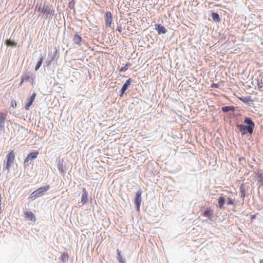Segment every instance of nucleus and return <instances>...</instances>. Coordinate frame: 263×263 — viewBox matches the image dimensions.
<instances>
[{"label":"nucleus","instance_id":"nucleus-13","mask_svg":"<svg viewBox=\"0 0 263 263\" xmlns=\"http://www.w3.org/2000/svg\"><path fill=\"white\" fill-rule=\"evenodd\" d=\"M36 96V93L33 92L32 94V95L31 96V97L26 100L27 102L25 105V109L26 110L29 109L30 107L31 106V105L32 104L33 101H34Z\"/></svg>","mask_w":263,"mask_h":263},{"label":"nucleus","instance_id":"nucleus-9","mask_svg":"<svg viewBox=\"0 0 263 263\" xmlns=\"http://www.w3.org/2000/svg\"><path fill=\"white\" fill-rule=\"evenodd\" d=\"M132 81V80L131 79V78H129L126 81L125 83L123 84V86L122 87L121 89L119 91V96L120 97H122L124 96L126 90L128 88L129 86L130 85Z\"/></svg>","mask_w":263,"mask_h":263},{"label":"nucleus","instance_id":"nucleus-19","mask_svg":"<svg viewBox=\"0 0 263 263\" xmlns=\"http://www.w3.org/2000/svg\"><path fill=\"white\" fill-rule=\"evenodd\" d=\"M25 215L26 218L29 219L30 220L35 222L36 220V218L34 215L31 212L27 211L25 212Z\"/></svg>","mask_w":263,"mask_h":263},{"label":"nucleus","instance_id":"nucleus-42","mask_svg":"<svg viewBox=\"0 0 263 263\" xmlns=\"http://www.w3.org/2000/svg\"><path fill=\"white\" fill-rule=\"evenodd\" d=\"M260 185L263 186V182Z\"/></svg>","mask_w":263,"mask_h":263},{"label":"nucleus","instance_id":"nucleus-29","mask_svg":"<svg viewBox=\"0 0 263 263\" xmlns=\"http://www.w3.org/2000/svg\"><path fill=\"white\" fill-rule=\"evenodd\" d=\"M45 60V58L42 57L40 59L39 61L36 63L35 67V70L37 71L39 68L41 67V65L43 64V61Z\"/></svg>","mask_w":263,"mask_h":263},{"label":"nucleus","instance_id":"nucleus-25","mask_svg":"<svg viewBox=\"0 0 263 263\" xmlns=\"http://www.w3.org/2000/svg\"><path fill=\"white\" fill-rule=\"evenodd\" d=\"M59 259L61 260L63 262H66L68 260V255L67 253H63L61 254Z\"/></svg>","mask_w":263,"mask_h":263},{"label":"nucleus","instance_id":"nucleus-6","mask_svg":"<svg viewBox=\"0 0 263 263\" xmlns=\"http://www.w3.org/2000/svg\"><path fill=\"white\" fill-rule=\"evenodd\" d=\"M142 193V190L141 189H139L138 190V191L136 193V194H135V199H134V203L135 205L136 210L137 211H140L141 203L142 201V198H141Z\"/></svg>","mask_w":263,"mask_h":263},{"label":"nucleus","instance_id":"nucleus-32","mask_svg":"<svg viewBox=\"0 0 263 263\" xmlns=\"http://www.w3.org/2000/svg\"><path fill=\"white\" fill-rule=\"evenodd\" d=\"M17 105V103L15 100H12L11 102V106L13 108H15Z\"/></svg>","mask_w":263,"mask_h":263},{"label":"nucleus","instance_id":"nucleus-34","mask_svg":"<svg viewBox=\"0 0 263 263\" xmlns=\"http://www.w3.org/2000/svg\"><path fill=\"white\" fill-rule=\"evenodd\" d=\"M12 163H9V162L7 161V163H6V168L9 170V168L11 166V165L12 164Z\"/></svg>","mask_w":263,"mask_h":263},{"label":"nucleus","instance_id":"nucleus-14","mask_svg":"<svg viewBox=\"0 0 263 263\" xmlns=\"http://www.w3.org/2000/svg\"><path fill=\"white\" fill-rule=\"evenodd\" d=\"M6 116V114L0 112V134L5 131Z\"/></svg>","mask_w":263,"mask_h":263},{"label":"nucleus","instance_id":"nucleus-15","mask_svg":"<svg viewBox=\"0 0 263 263\" xmlns=\"http://www.w3.org/2000/svg\"><path fill=\"white\" fill-rule=\"evenodd\" d=\"M244 125L250 127V128L254 129L255 128V123L253 122L252 119L249 117H245L244 118L243 124Z\"/></svg>","mask_w":263,"mask_h":263},{"label":"nucleus","instance_id":"nucleus-35","mask_svg":"<svg viewBox=\"0 0 263 263\" xmlns=\"http://www.w3.org/2000/svg\"><path fill=\"white\" fill-rule=\"evenodd\" d=\"M117 30L119 31L120 33L122 32V27L121 26H118L117 28Z\"/></svg>","mask_w":263,"mask_h":263},{"label":"nucleus","instance_id":"nucleus-37","mask_svg":"<svg viewBox=\"0 0 263 263\" xmlns=\"http://www.w3.org/2000/svg\"><path fill=\"white\" fill-rule=\"evenodd\" d=\"M239 161L241 162V161H245V158L241 157L239 158Z\"/></svg>","mask_w":263,"mask_h":263},{"label":"nucleus","instance_id":"nucleus-4","mask_svg":"<svg viewBox=\"0 0 263 263\" xmlns=\"http://www.w3.org/2000/svg\"><path fill=\"white\" fill-rule=\"evenodd\" d=\"M39 154V153L36 151L29 153L25 159L24 162V167H28L30 165H33L34 160L37 157Z\"/></svg>","mask_w":263,"mask_h":263},{"label":"nucleus","instance_id":"nucleus-8","mask_svg":"<svg viewBox=\"0 0 263 263\" xmlns=\"http://www.w3.org/2000/svg\"><path fill=\"white\" fill-rule=\"evenodd\" d=\"M21 78L22 79V82L29 81L30 83L33 84L35 76L31 72H27L22 76Z\"/></svg>","mask_w":263,"mask_h":263},{"label":"nucleus","instance_id":"nucleus-16","mask_svg":"<svg viewBox=\"0 0 263 263\" xmlns=\"http://www.w3.org/2000/svg\"><path fill=\"white\" fill-rule=\"evenodd\" d=\"M249 186L247 185L246 184L242 183L240 185L239 189H240V197L242 199H243L246 195V192L249 188Z\"/></svg>","mask_w":263,"mask_h":263},{"label":"nucleus","instance_id":"nucleus-41","mask_svg":"<svg viewBox=\"0 0 263 263\" xmlns=\"http://www.w3.org/2000/svg\"><path fill=\"white\" fill-rule=\"evenodd\" d=\"M1 213V207H0V214Z\"/></svg>","mask_w":263,"mask_h":263},{"label":"nucleus","instance_id":"nucleus-11","mask_svg":"<svg viewBox=\"0 0 263 263\" xmlns=\"http://www.w3.org/2000/svg\"><path fill=\"white\" fill-rule=\"evenodd\" d=\"M105 21L106 27H110L112 22V16L110 11H107L105 13Z\"/></svg>","mask_w":263,"mask_h":263},{"label":"nucleus","instance_id":"nucleus-22","mask_svg":"<svg viewBox=\"0 0 263 263\" xmlns=\"http://www.w3.org/2000/svg\"><path fill=\"white\" fill-rule=\"evenodd\" d=\"M14 158V153L13 151H11L7 155V161L9 162V163H13Z\"/></svg>","mask_w":263,"mask_h":263},{"label":"nucleus","instance_id":"nucleus-33","mask_svg":"<svg viewBox=\"0 0 263 263\" xmlns=\"http://www.w3.org/2000/svg\"><path fill=\"white\" fill-rule=\"evenodd\" d=\"M128 69V65L126 64L125 66L122 67L120 70V71H125Z\"/></svg>","mask_w":263,"mask_h":263},{"label":"nucleus","instance_id":"nucleus-27","mask_svg":"<svg viewBox=\"0 0 263 263\" xmlns=\"http://www.w3.org/2000/svg\"><path fill=\"white\" fill-rule=\"evenodd\" d=\"M5 44L8 46H10V47H15L16 46V45H17V43L14 41L12 40L11 39L7 40L5 41Z\"/></svg>","mask_w":263,"mask_h":263},{"label":"nucleus","instance_id":"nucleus-10","mask_svg":"<svg viewBox=\"0 0 263 263\" xmlns=\"http://www.w3.org/2000/svg\"><path fill=\"white\" fill-rule=\"evenodd\" d=\"M82 194L81 197V202L82 205L85 204L88 201V193L85 187L82 188Z\"/></svg>","mask_w":263,"mask_h":263},{"label":"nucleus","instance_id":"nucleus-21","mask_svg":"<svg viewBox=\"0 0 263 263\" xmlns=\"http://www.w3.org/2000/svg\"><path fill=\"white\" fill-rule=\"evenodd\" d=\"M221 110L223 112H234L235 110V107L233 106H225L222 107Z\"/></svg>","mask_w":263,"mask_h":263},{"label":"nucleus","instance_id":"nucleus-2","mask_svg":"<svg viewBox=\"0 0 263 263\" xmlns=\"http://www.w3.org/2000/svg\"><path fill=\"white\" fill-rule=\"evenodd\" d=\"M50 189V185H47L45 186H43L41 187H39L34 192H33L29 197V199L31 200H34L36 198H39L43 196L45 192L49 190Z\"/></svg>","mask_w":263,"mask_h":263},{"label":"nucleus","instance_id":"nucleus-12","mask_svg":"<svg viewBox=\"0 0 263 263\" xmlns=\"http://www.w3.org/2000/svg\"><path fill=\"white\" fill-rule=\"evenodd\" d=\"M155 27V29L157 31L158 34H165L167 32V30L161 24H156Z\"/></svg>","mask_w":263,"mask_h":263},{"label":"nucleus","instance_id":"nucleus-3","mask_svg":"<svg viewBox=\"0 0 263 263\" xmlns=\"http://www.w3.org/2000/svg\"><path fill=\"white\" fill-rule=\"evenodd\" d=\"M59 56V51L56 47H54L52 50H51L48 52V57L50 59L47 60L45 62L46 66H50L53 61H54V60L57 61L58 60Z\"/></svg>","mask_w":263,"mask_h":263},{"label":"nucleus","instance_id":"nucleus-1","mask_svg":"<svg viewBox=\"0 0 263 263\" xmlns=\"http://www.w3.org/2000/svg\"><path fill=\"white\" fill-rule=\"evenodd\" d=\"M37 11L45 14L46 19H51L54 14V10L52 8V6L45 4L42 5L41 3L39 5Z\"/></svg>","mask_w":263,"mask_h":263},{"label":"nucleus","instance_id":"nucleus-23","mask_svg":"<svg viewBox=\"0 0 263 263\" xmlns=\"http://www.w3.org/2000/svg\"><path fill=\"white\" fill-rule=\"evenodd\" d=\"M210 16L212 20L215 22H219L220 21V18L218 13L213 12L211 13Z\"/></svg>","mask_w":263,"mask_h":263},{"label":"nucleus","instance_id":"nucleus-5","mask_svg":"<svg viewBox=\"0 0 263 263\" xmlns=\"http://www.w3.org/2000/svg\"><path fill=\"white\" fill-rule=\"evenodd\" d=\"M237 128L239 130L242 136L248 134L251 135L254 131V129L246 126L243 124H238L236 125Z\"/></svg>","mask_w":263,"mask_h":263},{"label":"nucleus","instance_id":"nucleus-18","mask_svg":"<svg viewBox=\"0 0 263 263\" xmlns=\"http://www.w3.org/2000/svg\"><path fill=\"white\" fill-rule=\"evenodd\" d=\"M213 213V210L211 208H206L203 212V216L209 219H211L212 217Z\"/></svg>","mask_w":263,"mask_h":263},{"label":"nucleus","instance_id":"nucleus-20","mask_svg":"<svg viewBox=\"0 0 263 263\" xmlns=\"http://www.w3.org/2000/svg\"><path fill=\"white\" fill-rule=\"evenodd\" d=\"M117 259L119 263H126L125 259L121 254V251L119 249L117 250Z\"/></svg>","mask_w":263,"mask_h":263},{"label":"nucleus","instance_id":"nucleus-30","mask_svg":"<svg viewBox=\"0 0 263 263\" xmlns=\"http://www.w3.org/2000/svg\"><path fill=\"white\" fill-rule=\"evenodd\" d=\"M226 203L228 205L235 204L234 200L229 198H228V200L226 201Z\"/></svg>","mask_w":263,"mask_h":263},{"label":"nucleus","instance_id":"nucleus-28","mask_svg":"<svg viewBox=\"0 0 263 263\" xmlns=\"http://www.w3.org/2000/svg\"><path fill=\"white\" fill-rule=\"evenodd\" d=\"M256 175V180L260 183H263V173H255Z\"/></svg>","mask_w":263,"mask_h":263},{"label":"nucleus","instance_id":"nucleus-24","mask_svg":"<svg viewBox=\"0 0 263 263\" xmlns=\"http://www.w3.org/2000/svg\"><path fill=\"white\" fill-rule=\"evenodd\" d=\"M226 200L224 199L223 197H220L218 199V206L221 209H224V204L226 203Z\"/></svg>","mask_w":263,"mask_h":263},{"label":"nucleus","instance_id":"nucleus-39","mask_svg":"<svg viewBox=\"0 0 263 263\" xmlns=\"http://www.w3.org/2000/svg\"><path fill=\"white\" fill-rule=\"evenodd\" d=\"M24 82H22V79L21 78V81L20 82V85L21 86Z\"/></svg>","mask_w":263,"mask_h":263},{"label":"nucleus","instance_id":"nucleus-38","mask_svg":"<svg viewBox=\"0 0 263 263\" xmlns=\"http://www.w3.org/2000/svg\"><path fill=\"white\" fill-rule=\"evenodd\" d=\"M40 4H39L37 3L36 5H35V10H36L37 11L38 10V8H39V5H40Z\"/></svg>","mask_w":263,"mask_h":263},{"label":"nucleus","instance_id":"nucleus-31","mask_svg":"<svg viewBox=\"0 0 263 263\" xmlns=\"http://www.w3.org/2000/svg\"><path fill=\"white\" fill-rule=\"evenodd\" d=\"M74 4H75V2H74V0L71 1L69 3L68 7H69V9H74Z\"/></svg>","mask_w":263,"mask_h":263},{"label":"nucleus","instance_id":"nucleus-26","mask_svg":"<svg viewBox=\"0 0 263 263\" xmlns=\"http://www.w3.org/2000/svg\"><path fill=\"white\" fill-rule=\"evenodd\" d=\"M239 100L245 103H246V104H249V103L250 102H252V100L250 96H248V97H240L239 98Z\"/></svg>","mask_w":263,"mask_h":263},{"label":"nucleus","instance_id":"nucleus-40","mask_svg":"<svg viewBox=\"0 0 263 263\" xmlns=\"http://www.w3.org/2000/svg\"><path fill=\"white\" fill-rule=\"evenodd\" d=\"M259 263H263V259H260L259 260Z\"/></svg>","mask_w":263,"mask_h":263},{"label":"nucleus","instance_id":"nucleus-17","mask_svg":"<svg viewBox=\"0 0 263 263\" xmlns=\"http://www.w3.org/2000/svg\"><path fill=\"white\" fill-rule=\"evenodd\" d=\"M73 42L74 44H76L79 46L81 45V42H82V43L85 42V41L84 40H82V37L78 33H76L74 34L73 38Z\"/></svg>","mask_w":263,"mask_h":263},{"label":"nucleus","instance_id":"nucleus-36","mask_svg":"<svg viewBox=\"0 0 263 263\" xmlns=\"http://www.w3.org/2000/svg\"><path fill=\"white\" fill-rule=\"evenodd\" d=\"M212 86V87H215V88H218V86H219V85H218V84H217L213 83V84H212V86Z\"/></svg>","mask_w":263,"mask_h":263},{"label":"nucleus","instance_id":"nucleus-7","mask_svg":"<svg viewBox=\"0 0 263 263\" xmlns=\"http://www.w3.org/2000/svg\"><path fill=\"white\" fill-rule=\"evenodd\" d=\"M56 164L60 173L64 175L66 173V170L64 159H61L60 157H59L57 158Z\"/></svg>","mask_w":263,"mask_h":263}]
</instances>
